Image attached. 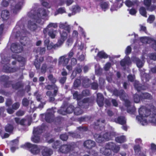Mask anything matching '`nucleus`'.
Returning <instances> with one entry per match:
<instances>
[{"mask_svg": "<svg viewBox=\"0 0 156 156\" xmlns=\"http://www.w3.org/2000/svg\"><path fill=\"white\" fill-rule=\"evenodd\" d=\"M13 58H14L15 59L17 60L19 62H22L24 63L25 62V59L20 56H19L17 55H16V56L14 57L13 56Z\"/></svg>", "mask_w": 156, "mask_h": 156, "instance_id": "nucleus-43", "label": "nucleus"}, {"mask_svg": "<svg viewBox=\"0 0 156 156\" xmlns=\"http://www.w3.org/2000/svg\"><path fill=\"white\" fill-rule=\"evenodd\" d=\"M74 112V114L76 115H80L83 113V110L79 107L74 108V107L72 105H69V114Z\"/></svg>", "mask_w": 156, "mask_h": 156, "instance_id": "nucleus-9", "label": "nucleus"}, {"mask_svg": "<svg viewBox=\"0 0 156 156\" xmlns=\"http://www.w3.org/2000/svg\"><path fill=\"white\" fill-rule=\"evenodd\" d=\"M103 147L100 149V152L102 154L106 156H109L111 154L112 151L109 148L106 147Z\"/></svg>", "mask_w": 156, "mask_h": 156, "instance_id": "nucleus-22", "label": "nucleus"}, {"mask_svg": "<svg viewBox=\"0 0 156 156\" xmlns=\"http://www.w3.org/2000/svg\"><path fill=\"white\" fill-rule=\"evenodd\" d=\"M58 27L56 23H50L46 28L44 29L43 33L45 36H46L47 34L51 38H54L57 33V31L54 30L52 28H56Z\"/></svg>", "mask_w": 156, "mask_h": 156, "instance_id": "nucleus-3", "label": "nucleus"}, {"mask_svg": "<svg viewBox=\"0 0 156 156\" xmlns=\"http://www.w3.org/2000/svg\"><path fill=\"white\" fill-rule=\"evenodd\" d=\"M91 87L92 89L94 90L97 89L98 87V84L97 82H93L91 84Z\"/></svg>", "mask_w": 156, "mask_h": 156, "instance_id": "nucleus-50", "label": "nucleus"}, {"mask_svg": "<svg viewBox=\"0 0 156 156\" xmlns=\"http://www.w3.org/2000/svg\"><path fill=\"white\" fill-rule=\"evenodd\" d=\"M133 60L136 62L137 66L139 68H140L143 66L144 64L142 61L138 58L134 57L133 58Z\"/></svg>", "mask_w": 156, "mask_h": 156, "instance_id": "nucleus-29", "label": "nucleus"}, {"mask_svg": "<svg viewBox=\"0 0 156 156\" xmlns=\"http://www.w3.org/2000/svg\"><path fill=\"white\" fill-rule=\"evenodd\" d=\"M105 122V120H103L101 121V123H104ZM101 125L102 123H101L100 120L98 119L96 122H94L93 125V127L97 131L101 130L104 127V126Z\"/></svg>", "mask_w": 156, "mask_h": 156, "instance_id": "nucleus-15", "label": "nucleus"}, {"mask_svg": "<svg viewBox=\"0 0 156 156\" xmlns=\"http://www.w3.org/2000/svg\"><path fill=\"white\" fill-rule=\"evenodd\" d=\"M68 62V58L67 56L64 55L60 57L58 60V64L62 65L63 66H66V68L68 69V66L67 65Z\"/></svg>", "mask_w": 156, "mask_h": 156, "instance_id": "nucleus-13", "label": "nucleus"}, {"mask_svg": "<svg viewBox=\"0 0 156 156\" xmlns=\"http://www.w3.org/2000/svg\"><path fill=\"white\" fill-rule=\"evenodd\" d=\"M60 138L62 140L66 141L68 139V136L65 134H62L60 136Z\"/></svg>", "mask_w": 156, "mask_h": 156, "instance_id": "nucleus-61", "label": "nucleus"}, {"mask_svg": "<svg viewBox=\"0 0 156 156\" xmlns=\"http://www.w3.org/2000/svg\"><path fill=\"white\" fill-rule=\"evenodd\" d=\"M89 119V117L88 116H84L80 117L78 119V120L80 122L86 121Z\"/></svg>", "mask_w": 156, "mask_h": 156, "instance_id": "nucleus-49", "label": "nucleus"}, {"mask_svg": "<svg viewBox=\"0 0 156 156\" xmlns=\"http://www.w3.org/2000/svg\"><path fill=\"white\" fill-rule=\"evenodd\" d=\"M12 87L13 89H17L21 86L20 83H16L15 84H12Z\"/></svg>", "mask_w": 156, "mask_h": 156, "instance_id": "nucleus-62", "label": "nucleus"}, {"mask_svg": "<svg viewBox=\"0 0 156 156\" xmlns=\"http://www.w3.org/2000/svg\"><path fill=\"white\" fill-rule=\"evenodd\" d=\"M132 48L131 47L128 46L127 47L125 51V53L126 54H130Z\"/></svg>", "mask_w": 156, "mask_h": 156, "instance_id": "nucleus-63", "label": "nucleus"}, {"mask_svg": "<svg viewBox=\"0 0 156 156\" xmlns=\"http://www.w3.org/2000/svg\"><path fill=\"white\" fill-rule=\"evenodd\" d=\"M114 122L123 125L126 123V119L124 116H119L115 119Z\"/></svg>", "mask_w": 156, "mask_h": 156, "instance_id": "nucleus-17", "label": "nucleus"}, {"mask_svg": "<svg viewBox=\"0 0 156 156\" xmlns=\"http://www.w3.org/2000/svg\"><path fill=\"white\" fill-rule=\"evenodd\" d=\"M77 128L79 132L81 133L87 131L88 129L87 127L85 126H80L77 127Z\"/></svg>", "mask_w": 156, "mask_h": 156, "instance_id": "nucleus-34", "label": "nucleus"}, {"mask_svg": "<svg viewBox=\"0 0 156 156\" xmlns=\"http://www.w3.org/2000/svg\"><path fill=\"white\" fill-rule=\"evenodd\" d=\"M42 154L43 156H50L53 154L52 150L46 147H43Z\"/></svg>", "mask_w": 156, "mask_h": 156, "instance_id": "nucleus-18", "label": "nucleus"}, {"mask_svg": "<svg viewBox=\"0 0 156 156\" xmlns=\"http://www.w3.org/2000/svg\"><path fill=\"white\" fill-rule=\"evenodd\" d=\"M114 95L116 97H119L122 100H124L126 97V93L123 89L118 90L117 89H114L113 91Z\"/></svg>", "mask_w": 156, "mask_h": 156, "instance_id": "nucleus-8", "label": "nucleus"}, {"mask_svg": "<svg viewBox=\"0 0 156 156\" xmlns=\"http://www.w3.org/2000/svg\"><path fill=\"white\" fill-rule=\"evenodd\" d=\"M24 0H19V2L15 6L12 7V11L15 14L17 13L22 8L23 5Z\"/></svg>", "mask_w": 156, "mask_h": 156, "instance_id": "nucleus-12", "label": "nucleus"}, {"mask_svg": "<svg viewBox=\"0 0 156 156\" xmlns=\"http://www.w3.org/2000/svg\"><path fill=\"white\" fill-rule=\"evenodd\" d=\"M42 129L39 127L34 128L33 131V135L31 138L32 141L35 143H38L40 142L39 135L42 132Z\"/></svg>", "mask_w": 156, "mask_h": 156, "instance_id": "nucleus-5", "label": "nucleus"}, {"mask_svg": "<svg viewBox=\"0 0 156 156\" xmlns=\"http://www.w3.org/2000/svg\"><path fill=\"white\" fill-rule=\"evenodd\" d=\"M134 86L135 89L138 92L142 90H145L146 89V87L145 86L142 85L139 82H135L134 83Z\"/></svg>", "mask_w": 156, "mask_h": 156, "instance_id": "nucleus-21", "label": "nucleus"}, {"mask_svg": "<svg viewBox=\"0 0 156 156\" xmlns=\"http://www.w3.org/2000/svg\"><path fill=\"white\" fill-rule=\"evenodd\" d=\"M155 116H156V114L155 113L151 117L152 118V119L149 120L151 122L156 123V118H155Z\"/></svg>", "mask_w": 156, "mask_h": 156, "instance_id": "nucleus-60", "label": "nucleus"}, {"mask_svg": "<svg viewBox=\"0 0 156 156\" xmlns=\"http://www.w3.org/2000/svg\"><path fill=\"white\" fill-rule=\"evenodd\" d=\"M5 129L6 132H10L12 131L13 127L12 125L8 124L6 126Z\"/></svg>", "mask_w": 156, "mask_h": 156, "instance_id": "nucleus-44", "label": "nucleus"}, {"mask_svg": "<svg viewBox=\"0 0 156 156\" xmlns=\"http://www.w3.org/2000/svg\"><path fill=\"white\" fill-rule=\"evenodd\" d=\"M49 11L47 9H41L39 13L37 15H33L30 16L33 21L34 20H36L37 23L41 25L43 24L44 21L48 19Z\"/></svg>", "mask_w": 156, "mask_h": 156, "instance_id": "nucleus-1", "label": "nucleus"}, {"mask_svg": "<svg viewBox=\"0 0 156 156\" xmlns=\"http://www.w3.org/2000/svg\"><path fill=\"white\" fill-rule=\"evenodd\" d=\"M56 93L55 94L54 93L52 94L51 91H48L47 92V95L48 96L49 98V100L50 101H53L54 100V97L56 95Z\"/></svg>", "mask_w": 156, "mask_h": 156, "instance_id": "nucleus-36", "label": "nucleus"}, {"mask_svg": "<svg viewBox=\"0 0 156 156\" xmlns=\"http://www.w3.org/2000/svg\"><path fill=\"white\" fill-rule=\"evenodd\" d=\"M4 71L6 73L13 72L16 71L15 69L8 67V68L5 69V67H4Z\"/></svg>", "mask_w": 156, "mask_h": 156, "instance_id": "nucleus-51", "label": "nucleus"}, {"mask_svg": "<svg viewBox=\"0 0 156 156\" xmlns=\"http://www.w3.org/2000/svg\"><path fill=\"white\" fill-rule=\"evenodd\" d=\"M115 140L117 143L122 144L126 141V137L125 136L121 135L115 137Z\"/></svg>", "mask_w": 156, "mask_h": 156, "instance_id": "nucleus-27", "label": "nucleus"}, {"mask_svg": "<svg viewBox=\"0 0 156 156\" xmlns=\"http://www.w3.org/2000/svg\"><path fill=\"white\" fill-rule=\"evenodd\" d=\"M59 27L60 28L64 29L62 32L61 34V40H59L58 43L59 45H60L67 38V32H68V25L67 23H61L60 24Z\"/></svg>", "mask_w": 156, "mask_h": 156, "instance_id": "nucleus-4", "label": "nucleus"}, {"mask_svg": "<svg viewBox=\"0 0 156 156\" xmlns=\"http://www.w3.org/2000/svg\"><path fill=\"white\" fill-rule=\"evenodd\" d=\"M70 10L72 11V13H69V16H71L72 15H75L76 12H79L80 8L78 5H74L73 6Z\"/></svg>", "mask_w": 156, "mask_h": 156, "instance_id": "nucleus-26", "label": "nucleus"}, {"mask_svg": "<svg viewBox=\"0 0 156 156\" xmlns=\"http://www.w3.org/2000/svg\"><path fill=\"white\" fill-rule=\"evenodd\" d=\"M136 109L134 107L132 108H127V112H128L131 113L132 114H134L135 112Z\"/></svg>", "mask_w": 156, "mask_h": 156, "instance_id": "nucleus-55", "label": "nucleus"}, {"mask_svg": "<svg viewBox=\"0 0 156 156\" xmlns=\"http://www.w3.org/2000/svg\"><path fill=\"white\" fill-rule=\"evenodd\" d=\"M96 145V144L95 142L91 140H87L83 143L84 147L89 150L92 149Z\"/></svg>", "mask_w": 156, "mask_h": 156, "instance_id": "nucleus-11", "label": "nucleus"}, {"mask_svg": "<svg viewBox=\"0 0 156 156\" xmlns=\"http://www.w3.org/2000/svg\"><path fill=\"white\" fill-rule=\"evenodd\" d=\"M16 122L18 124L21 125L29 126L31 124V119H24L20 120L19 118H15Z\"/></svg>", "mask_w": 156, "mask_h": 156, "instance_id": "nucleus-16", "label": "nucleus"}, {"mask_svg": "<svg viewBox=\"0 0 156 156\" xmlns=\"http://www.w3.org/2000/svg\"><path fill=\"white\" fill-rule=\"evenodd\" d=\"M75 145H71L69 144V154H71L69 155L71 156H78V153L73 151L74 148L75 147Z\"/></svg>", "mask_w": 156, "mask_h": 156, "instance_id": "nucleus-24", "label": "nucleus"}, {"mask_svg": "<svg viewBox=\"0 0 156 156\" xmlns=\"http://www.w3.org/2000/svg\"><path fill=\"white\" fill-rule=\"evenodd\" d=\"M32 21L28 22V27L32 30H34L37 28V26L35 23H32Z\"/></svg>", "mask_w": 156, "mask_h": 156, "instance_id": "nucleus-37", "label": "nucleus"}, {"mask_svg": "<svg viewBox=\"0 0 156 156\" xmlns=\"http://www.w3.org/2000/svg\"><path fill=\"white\" fill-rule=\"evenodd\" d=\"M150 58L154 61H156V53H152L149 54Z\"/></svg>", "mask_w": 156, "mask_h": 156, "instance_id": "nucleus-54", "label": "nucleus"}, {"mask_svg": "<svg viewBox=\"0 0 156 156\" xmlns=\"http://www.w3.org/2000/svg\"><path fill=\"white\" fill-rule=\"evenodd\" d=\"M23 147L29 149L31 153L34 154H37L40 151V148L37 145L33 144L30 143H26L23 145Z\"/></svg>", "mask_w": 156, "mask_h": 156, "instance_id": "nucleus-6", "label": "nucleus"}, {"mask_svg": "<svg viewBox=\"0 0 156 156\" xmlns=\"http://www.w3.org/2000/svg\"><path fill=\"white\" fill-rule=\"evenodd\" d=\"M68 108L67 104H64L61 108L58 111V113L63 115H66L68 113Z\"/></svg>", "mask_w": 156, "mask_h": 156, "instance_id": "nucleus-19", "label": "nucleus"}, {"mask_svg": "<svg viewBox=\"0 0 156 156\" xmlns=\"http://www.w3.org/2000/svg\"><path fill=\"white\" fill-rule=\"evenodd\" d=\"M111 66V63L109 62H107L105 65L104 67L105 70L106 71H108L110 69Z\"/></svg>", "mask_w": 156, "mask_h": 156, "instance_id": "nucleus-59", "label": "nucleus"}, {"mask_svg": "<svg viewBox=\"0 0 156 156\" xmlns=\"http://www.w3.org/2000/svg\"><path fill=\"white\" fill-rule=\"evenodd\" d=\"M55 108H52L51 109H48L47 114L42 115V118L45 119L46 121L48 122L53 121V114L55 112Z\"/></svg>", "mask_w": 156, "mask_h": 156, "instance_id": "nucleus-7", "label": "nucleus"}, {"mask_svg": "<svg viewBox=\"0 0 156 156\" xmlns=\"http://www.w3.org/2000/svg\"><path fill=\"white\" fill-rule=\"evenodd\" d=\"M133 97L134 101L135 103H139L140 100H141L140 94L139 95L138 94H135L134 95Z\"/></svg>", "mask_w": 156, "mask_h": 156, "instance_id": "nucleus-38", "label": "nucleus"}, {"mask_svg": "<svg viewBox=\"0 0 156 156\" xmlns=\"http://www.w3.org/2000/svg\"><path fill=\"white\" fill-rule=\"evenodd\" d=\"M133 149L135 153L137 154L141 152V149L139 145H136L134 146Z\"/></svg>", "mask_w": 156, "mask_h": 156, "instance_id": "nucleus-42", "label": "nucleus"}, {"mask_svg": "<svg viewBox=\"0 0 156 156\" xmlns=\"http://www.w3.org/2000/svg\"><path fill=\"white\" fill-rule=\"evenodd\" d=\"M45 51V48H39L37 49V53L39 52L41 54H43L44 53Z\"/></svg>", "mask_w": 156, "mask_h": 156, "instance_id": "nucleus-58", "label": "nucleus"}, {"mask_svg": "<svg viewBox=\"0 0 156 156\" xmlns=\"http://www.w3.org/2000/svg\"><path fill=\"white\" fill-rule=\"evenodd\" d=\"M151 111L156 112V108L152 105L150 106V109H147L144 106L140 107L138 110L139 115L136 116V119L138 121L141 122L143 120L144 118L147 117L150 115Z\"/></svg>", "mask_w": 156, "mask_h": 156, "instance_id": "nucleus-2", "label": "nucleus"}, {"mask_svg": "<svg viewBox=\"0 0 156 156\" xmlns=\"http://www.w3.org/2000/svg\"><path fill=\"white\" fill-rule=\"evenodd\" d=\"M106 146L109 148L111 151L115 153H117L120 150V147L119 145H116L115 144L112 142L107 143Z\"/></svg>", "mask_w": 156, "mask_h": 156, "instance_id": "nucleus-10", "label": "nucleus"}, {"mask_svg": "<svg viewBox=\"0 0 156 156\" xmlns=\"http://www.w3.org/2000/svg\"><path fill=\"white\" fill-rule=\"evenodd\" d=\"M104 97L102 94L98 93L97 95V102L99 107H102L104 105Z\"/></svg>", "mask_w": 156, "mask_h": 156, "instance_id": "nucleus-14", "label": "nucleus"}, {"mask_svg": "<svg viewBox=\"0 0 156 156\" xmlns=\"http://www.w3.org/2000/svg\"><path fill=\"white\" fill-rule=\"evenodd\" d=\"M126 5L128 7H130L133 5V2L130 0H126L125 1Z\"/></svg>", "mask_w": 156, "mask_h": 156, "instance_id": "nucleus-56", "label": "nucleus"}, {"mask_svg": "<svg viewBox=\"0 0 156 156\" xmlns=\"http://www.w3.org/2000/svg\"><path fill=\"white\" fill-rule=\"evenodd\" d=\"M46 88L48 90H51V89H54V93L55 94V93H57L58 91V88L55 85H48L46 87Z\"/></svg>", "mask_w": 156, "mask_h": 156, "instance_id": "nucleus-40", "label": "nucleus"}, {"mask_svg": "<svg viewBox=\"0 0 156 156\" xmlns=\"http://www.w3.org/2000/svg\"><path fill=\"white\" fill-rule=\"evenodd\" d=\"M81 80L79 79H76L74 81L73 86L74 87H78L80 84Z\"/></svg>", "mask_w": 156, "mask_h": 156, "instance_id": "nucleus-48", "label": "nucleus"}, {"mask_svg": "<svg viewBox=\"0 0 156 156\" xmlns=\"http://www.w3.org/2000/svg\"><path fill=\"white\" fill-rule=\"evenodd\" d=\"M20 106V104L19 103H16L13 104L12 105V108L14 110L18 109Z\"/></svg>", "mask_w": 156, "mask_h": 156, "instance_id": "nucleus-64", "label": "nucleus"}, {"mask_svg": "<svg viewBox=\"0 0 156 156\" xmlns=\"http://www.w3.org/2000/svg\"><path fill=\"white\" fill-rule=\"evenodd\" d=\"M140 95L141 101L144 99L151 100L152 98V96L148 93H142Z\"/></svg>", "mask_w": 156, "mask_h": 156, "instance_id": "nucleus-28", "label": "nucleus"}, {"mask_svg": "<svg viewBox=\"0 0 156 156\" xmlns=\"http://www.w3.org/2000/svg\"><path fill=\"white\" fill-rule=\"evenodd\" d=\"M9 16V12L7 10H4L2 11L1 14V16L3 20H6L8 19Z\"/></svg>", "mask_w": 156, "mask_h": 156, "instance_id": "nucleus-33", "label": "nucleus"}, {"mask_svg": "<svg viewBox=\"0 0 156 156\" xmlns=\"http://www.w3.org/2000/svg\"><path fill=\"white\" fill-rule=\"evenodd\" d=\"M105 83V80L102 78H100L99 79V84L100 87H102Z\"/></svg>", "mask_w": 156, "mask_h": 156, "instance_id": "nucleus-52", "label": "nucleus"}, {"mask_svg": "<svg viewBox=\"0 0 156 156\" xmlns=\"http://www.w3.org/2000/svg\"><path fill=\"white\" fill-rule=\"evenodd\" d=\"M43 60V58L42 57H40L39 60L37 58L36 59L34 62V65L37 69L39 68L40 65V63Z\"/></svg>", "mask_w": 156, "mask_h": 156, "instance_id": "nucleus-32", "label": "nucleus"}, {"mask_svg": "<svg viewBox=\"0 0 156 156\" xmlns=\"http://www.w3.org/2000/svg\"><path fill=\"white\" fill-rule=\"evenodd\" d=\"M12 51L15 53H18L20 52L22 50V48L21 46L15 43H13L12 44L11 48Z\"/></svg>", "mask_w": 156, "mask_h": 156, "instance_id": "nucleus-20", "label": "nucleus"}, {"mask_svg": "<svg viewBox=\"0 0 156 156\" xmlns=\"http://www.w3.org/2000/svg\"><path fill=\"white\" fill-rule=\"evenodd\" d=\"M69 136L75 138H78L80 137V135L77 132H69Z\"/></svg>", "mask_w": 156, "mask_h": 156, "instance_id": "nucleus-41", "label": "nucleus"}, {"mask_svg": "<svg viewBox=\"0 0 156 156\" xmlns=\"http://www.w3.org/2000/svg\"><path fill=\"white\" fill-rule=\"evenodd\" d=\"M139 11L141 15L145 17H147V12L145 7L143 6L140 7L139 9Z\"/></svg>", "mask_w": 156, "mask_h": 156, "instance_id": "nucleus-35", "label": "nucleus"}, {"mask_svg": "<svg viewBox=\"0 0 156 156\" xmlns=\"http://www.w3.org/2000/svg\"><path fill=\"white\" fill-rule=\"evenodd\" d=\"M97 56L101 59H106L108 57V55L103 51H99Z\"/></svg>", "mask_w": 156, "mask_h": 156, "instance_id": "nucleus-30", "label": "nucleus"}, {"mask_svg": "<svg viewBox=\"0 0 156 156\" xmlns=\"http://www.w3.org/2000/svg\"><path fill=\"white\" fill-rule=\"evenodd\" d=\"M129 63V61L126 59H123L120 62V64L122 67L125 66Z\"/></svg>", "mask_w": 156, "mask_h": 156, "instance_id": "nucleus-47", "label": "nucleus"}, {"mask_svg": "<svg viewBox=\"0 0 156 156\" xmlns=\"http://www.w3.org/2000/svg\"><path fill=\"white\" fill-rule=\"evenodd\" d=\"M67 145H63L59 149L60 151L63 153H66L68 152V148Z\"/></svg>", "mask_w": 156, "mask_h": 156, "instance_id": "nucleus-39", "label": "nucleus"}, {"mask_svg": "<svg viewBox=\"0 0 156 156\" xmlns=\"http://www.w3.org/2000/svg\"><path fill=\"white\" fill-rule=\"evenodd\" d=\"M94 136L96 141L98 143H101L105 140L103 136H102L101 134L95 133Z\"/></svg>", "mask_w": 156, "mask_h": 156, "instance_id": "nucleus-25", "label": "nucleus"}, {"mask_svg": "<svg viewBox=\"0 0 156 156\" xmlns=\"http://www.w3.org/2000/svg\"><path fill=\"white\" fill-rule=\"evenodd\" d=\"M100 5L102 9H106L108 8V3L106 2H101Z\"/></svg>", "mask_w": 156, "mask_h": 156, "instance_id": "nucleus-45", "label": "nucleus"}, {"mask_svg": "<svg viewBox=\"0 0 156 156\" xmlns=\"http://www.w3.org/2000/svg\"><path fill=\"white\" fill-rule=\"evenodd\" d=\"M27 38L26 37H24L23 39H21L20 42L23 45H25L27 44Z\"/></svg>", "mask_w": 156, "mask_h": 156, "instance_id": "nucleus-57", "label": "nucleus"}, {"mask_svg": "<svg viewBox=\"0 0 156 156\" xmlns=\"http://www.w3.org/2000/svg\"><path fill=\"white\" fill-rule=\"evenodd\" d=\"M152 0H144V4L147 7H149L151 4Z\"/></svg>", "mask_w": 156, "mask_h": 156, "instance_id": "nucleus-53", "label": "nucleus"}, {"mask_svg": "<svg viewBox=\"0 0 156 156\" xmlns=\"http://www.w3.org/2000/svg\"><path fill=\"white\" fill-rule=\"evenodd\" d=\"M114 135V133L113 132H107L103 134V136L105 140L108 141L110 140H112Z\"/></svg>", "mask_w": 156, "mask_h": 156, "instance_id": "nucleus-23", "label": "nucleus"}, {"mask_svg": "<svg viewBox=\"0 0 156 156\" xmlns=\"http://www.w3.org/2000/svg\"><path fill=\"white\" fill-rule=\"evenodd\" d=\"M83 103H88L89 105H92L94 103V100L89 98H84L82 101Z\"/></svg>", "mask_w": 156, "mask_h": 156, "instance_id": "nucleus-31", "label": "nucleus"}, {"mask_svg": "<svg viewBox=\"0 0 156 156\" xmlns=\"http://www.w3.org/2000/svg\"><path fill=\"white\" fill-rule=\"evenodd\" d=\"M155 19V17L154 15H150L147 19V21L149 23H151L154 22Z\"/></svg>", "mask_w": 156, "mask_h": 156, "instance_id": "nucleus-46", "label": "nucleus"}]
</instances>
